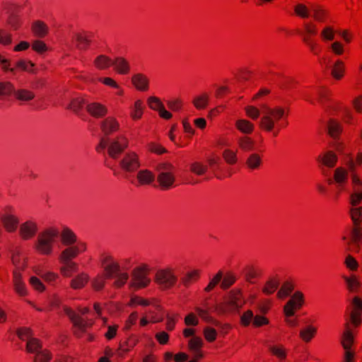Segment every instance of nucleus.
Returning <instances> with one entry per match:
<instances>
[{"label": "nucleus", "mask_w": 362, "mask_h": 362, "mask_svg": "<svg viewBox=\"0 0 362 362\" xmlns=\"http://www.w3.org/2000/svg\"><path fill=\"white\" fill-rule=\"evenodd\" d=\"M90 281L89 275L86 272H81L75 276L70 281V287L74 290L83 288Z\"/></svg>", "instance_id": "nucleus-35"}, {"label": "nucleus", "mask_w": 362, "mask_h": 362, "mask_svg": "<svg viewBox=\"0 0 362 362\" xmlns=\"http://www.w3.org/2000/svg\"><path fill=\"white\" fill-rule=\"evenodd\" d=\"M242 292L240 289L231 290L216 305L215 310L219 314H229L238 311L243 305Z\"/></svg>", "instance_id": "nucleus-6"}, {"label": "nucleus", "mask_w": 362, "mask_h": 362, "mask_svg": "<svg viewBox=\"0 0 362 362\" xmlns=\"http://www.w3.org/2000/svg\"><path fill=\"white\" fill-rule=\"evenodd\" d=\"M152 300L139 296L133 295L131 296L127 305L132 308L142 306L146 307L151 305Z\"/></svg>", "instance_id": "nucleus-55"}, {"label": "nucleus", "mask_w": 362, "mask_h": 362, "mask_svg": "<svg viewBox=\"0 0 362 362\" xmlns=\"http://www.w3.org/2000/svg\"><path fill=\"white\" fill-rule=\"evenodd\" d=\"M346 165L349 171L356 170L357 166L362 165V152H358L356 153L355 160L350 158L347 161Z\"/></svg>", "instance_id": "nucleus-64"}, {"label": "nucleus", "mask_w": 362, "mask_h": 362, "mask_svg": "<svg viewBox=\"0 0 362 362\" xmlns=\"http://www.w3.org/2000/svg\"><path fill=\"white\" fill-rule=\"evenodd\" d=\"M85 104V99L82 96H76L71 99L67 109L74 112H78L83 107Z\"/></svg>", "instance_id": "nucleus-60"}, {"label": "nucleus", "mask_w": 362, "mask_h": 362, "mask_svg": "<svg viewBox=\"0 0 362 362\" xmlns=\"http://www.w3.org/2000/svg\"><path fill=\"white\" fill-rule=\"evenodd\" d=\"M38 231V225L33 220H28L19 226V235L23 240L33 239Z\"/></svg>", "instance_id": "nucleus-18"}, {"label": "nucleus", "mask_w": 362, "mask_h": 362, "mask_svg": "<svg viewBox=\"0 0 362 362\" xmlns=\"http://www.w3.org/2000/svg\"><path fill=\"white\" fill-rule=\"evenodd\" d=\"M155 179V175L153 172L149 170H141L137 173L136 180L141 185H151Z\"/></svg>", "instance_id": "nucleus-41"}, {"label": "nucleus", "mask_w": 362, "mask_h": 362, "mask_svg": "<svg viewBox=\"0 0 362 362\" xmlns=\"http://www.w3.org/2000/svg\"><path fill=\"white\" fill-rule=\"evenodd\" d=\"M26 349L28 353L34 354V362H49L52 358L49 350L43 348L37 339H30L27 343Z\"/></svg>", "instance_id": "nucleus-12"}, {"label": "nucleus", "mask_w": 362, "mask_h": 362, "mask_svg": "<svg viewBox=\"0 0 362 362\" xmlns=\"http://www.w3.org/2000/svg\"><path fill=\"white\" fill-rule=\"evenodd\" d=\"M330 74L334 80H341L346 74L345 63L340 59H337L331 66Z\"/></svg>", "instance_id": "nucleus-31"}, {"label": "nucleus", "mask_w": 362, "mask_h": 362, "mask_svg": "<svg viewBox=\"0 0 362 362\" xmlns=\"http://www.w3.org/2000/svg\"><path fill=\"white\" fill-rule=\"evenodd\" d=\"M269 351L272 355L276 357L279 361H284L287 357L288 351L284 345L281 344L270 345Z\"/></svg>", "instance_id": "nucleus-43"}, {"label": "nucleus", "mask_w": 362, "mask_h": 362, "mask_svg": "<svg viewBox=\"0 0 362 362\" xmlns=\"http://www.w3.org/2000/svg\"><path fill=\"white\" fill-rule=\"evenodd\" d=\"M168 107L173 112H180L184 107V101L181 98L175 97L166 101Z\"/></svg>", "instance_id": "nucleus-59"}, {"label": "nucleus", "mask_w": 362, "mask_h": 362, "mask_svg": "<svg viewBox=\"0 0 362 362\" xmlns=\"http://www.w3.org/2000/svg\"><path fill=\"white\" fill-rule=\"evenodd\" d=\"M303 42L314 55H318L320 53V45L315 39L308 35H303Z\"/></svg>", "instance_id": "nucleus-50"}, {"label": "nucleus", "mask_w": 362, "mask_h": 362, "mask_svg": "<svg viewBox=\"0 0 362 362\" xmlns=\"http://www.w3.org/2000/svg\"><path fill=\"white\" fill-rule=\"evenodd\" d=\"M279 279L278 276H272L270 277L264 284L262 288V291L265 295H272L273 294L279 286Z\"/></svg>", "instance_id": "nucleus-42"}, {"label": "nucleus", "mask_w": 362, "mask_h": 362, "mask_svg": "<svg viewBox=\"0 0 362 362\" xmlns=\"http://www.w3.org/2000/svg\"><path fill=\"white\" fill-rule=\"evenodd\" d=\"M146 103L148 107L153 111L158 112L159 117L165 120H170L173 118V114L165 107L164 103L161 99L155 95H151L147 98Z\"/></svg>", "instance_id": "nucleus-15"}, {"label": "nucleus", "mask_w": 362, "mask_h": 362, "mask_svg": "<svg viewBox=\"0 0 362 362\" xmlns=\"http://www.w3.org/2000/svg\"><path fill=\"white\" fill-rule=\"evenodd\" d=\"M317 327L313 325H307L299 331V337L305 343H310L317 335Z\"/></svg>", "instance_id": "nucleus-32"}, {"label": "nucleus", "mask_w": 362, "mask_h": 362, "mask_svg": "<svg viewBox=\"0 0 362 362\" xmlns=\"http://www.w3.org/2000/svg\"><path fill=\"white\" fill-rule=\"evenodd\" d=\"M131 82L134 88L139 92H147L150 88V79L144 74L136 73L132 76Z\"/></svg>", "instance_id": "nucleus-20"}, {"label": "nucleus", "mask_w": 362, "mask_h": 362, "mask_svg": "<svg viewBox=\"0 0 362 362\" xmlns=\"http://www.w3.org/2000/svg\"><path fill=\"white\" fill-rule=\"evenodd\" d=\"M0 221L3 228L8 233L15 232L19 226V218L12 206H6L1 210Z\"/></svg>", "instance_id": "nucleus-11"}, {"label": "nucleus", "mask_w": 362, "mask_h": 362, "mask_svg": "<svg viewBox=\"0 0 362 362\" xmlns=\"http://www.w3.org/2000/svg\"><path fill=\"white\" fill-rule=\"evenodd\" d=\"M112 63L113 59L105 54L97 56L93 62L94 67L100 71L108 69L112 66Z\"/></svg>", "instance_id": "nucleus-36"}, {"label": "nucleus", "mask_w": 362, "mask_h": 362, "mask_svg": "<svg viewBox=\"0 0 362 362\" xmlns=\"http://www.w3.org/2000/svg\"><path fill=\"white\" fill-rule=\"evenodd\" d=\"M335 35L336 30L332 25L324 26L320 33V37L325 42L333 41L335 38Z\"/></svg>", "instance_id": "nucleus-52"}, {"label": "nucleus", "mask_w": 362, "mask_h": 362, "mask_svg": "<svg viewBox=\"0 0 362 362\" xmlns=\"http://www.w3.org/2000/svg\"><path fill=\"white\" fill-rule=\"evenodd\" d=\"M30 29L34 36L39 38L45 37L49 32V29L47 23L41 20L34 21L31 24Z\"/></svg>", "instance_id": "nucleus-30"}, {"label": "nucleus", "mask_w": 362, "mask_h": 362, "mask_svg": "<svg viewBox=\"0 0 362 362\" xmlns=\"http://www.w3.org/2000/svg\"><path fill=\"white\" fill-rule=\"evenodd\" d=\"M262 275V269L258 267L250 265L245 269L246 280L251 284H253L255 282L254 280L259 278Z\"/></svg>", "instance_id": "nucleus-48"}, {"label": "nucleus", "mask_w": 362, "mask_h": 362, "mask_svg": "<svg viewBox=\"0 0 362 362\" xmlns=\"http://www.w3.org/2000/svg\"><path fill=\"white\" fill-rule=\"evenodd\" d=\"M108 279L104 273L98 274L91 281V286L95 291L103 290Z\"/></svg>", "instance_id": "nucleus-58"}, {"label": "nucleus", "mask_w": 362, "mask_h": 362, "mask_svg": "<svg viewBox=\"0 0 362 362\" xmlns=\"http://www.w3.org/2000/svg\"><path fill=\"white\" fill-rule=\"evenodd\" d=\"M112 66L115 71L121 75H127L131 71L130 64L124 57H119L113 59Z\"/></svg>", "instance_id": "nucleus-34"}, {"label": "nucleus", "mask_w": 362, "mask_h": 362, "mask_svg": "<svg viewBox=\"0 0 362 362\" xmlns=\"http://www.w3.org/2000/svg\"><path fill=\"white\" fill-rule=\"evenodd\" d=\"M349 168L339 166L335 168L333 173V177L327 179L329 185H334L339 192L346 190L349 183Z\"/></svg>", "instance_id": "nucleus-14"}, {"label": "nucleus", "mask_w": 362, "mask_h": 362, "mask_svg": "<svg viewBox=\"0 0 362 362\" xmlns=\"http://www.w3.org/2000/svg\"><path fill=\"white\" fill-rule=\"evenodd\" d=\"M100 129L105 135H109L118 132L120 129V124L115 117L109 116L102 121Z\"/></svg>", "instance_id": "nucleus-22"}, {"label": "nucleus", "mask_w": 362, "mask_h": 362, "mask_svg": "<svg viewBox=\"0 0 362 362\" xmlns=\"http://www.w3.org/2000/svg\"><path fill=\"white\" fill-rule=\"evenodd\" d=\"M350 214L354 226H359L362 223V207H353Z\"/></svg>", "instance_id": "nucleus-62"}, {"label": "nucleus", "mask_w": 362, "mask_h": 362, "mask_svg": "<svg viewBox=\"0 0 362 362\" xmlns=\"http://www.w3.org/2000/svg\"><path fill=\"white\" fill-rule=\"evenodd\" d=\"M59 236L60 237L61 243L66 246V247L76 246L78 243H85L82 240H78L76 233L66 226L59 231Z\"/></svg>", "instance_id": "nucleus-19"}, {"label": "nucleus", "mask_w": 362, "mask_h": 362, "mask_svg": "<svg viewBox=\"0 0 362 362\" xmlns=\"http://www.w3.org/2000/svg\"><path fill=\"white\" fill-rule=\"evenodd\" d=\"M59 234V230L55 226H50L42 230L38 234L34 243L35 250L41 255H51Z\"/></svg>", "instance_id": "nucleus-4"}, {"label": "nucleus", "mask_w": 362, "mask_h": 362, "mask_svg": "<svg viewBox=\"0 0 362 362\" xmlns=\"http://www.w3.org/2000/svg\"><path fill=\"white\" fill-rule=\"evenodd\" d=\"M129 146V139L124 134L118 135L110 141L107 136L103 137L95 149L98 153H102L107 147L108 155L112 158H117Z\"/></svg>", "instance_id": "nucleus-5"}, {"label": "nucleus", "mask_w": 362, "mask_h": 362, "mask_svg": "<svg viewBox=\"0 0 362 362\" xmlns=\"http://www.w3.org/2000/svg\"><path fill=\"white\" fill-rule=\"evenodd\" d=\"M12 262L13 264L16 266V269L15 270L20 271L23 270L28 264V259L25 256L21 255L20 252H15L12 255Z\"/></svg>", "instance_id": "nucleus-56"}, {"label": "nucleus", "mask_w": 362, "mask_h": 362, "mask_svg": "<svg viewBox=\"0 0 362 362\" xmlns=\"http://www.w3.org/2000/svg\"><path fill=\"white\" fill-rule=\"evenodd\" d=\"M100 262L103 269V273L109 279H113L114 276L121 272L122 264H130L131 259H123L121 262L110 253L104 252L100 257Z\"/></svg>", "instance_id": "nucleus-8"}, {"label": "nucleus", "mask_w": 362, "mask_h": 362, "mask_svg": "<svg viewBox=\"0 0 362 362\" xmlns=\"http://www.w3.org/2000/svg\"><path fill=\"white\" fill-rule=\"evenodd\" d=\"M312 5L310 3H297L293 6V11L296 16L301 18H308L310 16Z\"/></svg>", "instance_id": "nucleus-37"}, {"label": "nucleus", "mask_w": 362, "mask_h": 362, "mask_svg": "<svg viewBox=\"0 0 362 362\" xmlns=\"http://www.w3.org/2000/svg\"><path fill=\"white\" fill-rule=\"evenodd\" d=\"M294 289V284L291 281H286L282 284L276 293L279 299H284L288 297Z\"/></svg>", "instance_id": "nucleus-54"}, {"label": "nucleus", "mask_w": 362, "mask_h": 362, "mask_svg": "<svg viewBox=\"0 0 362 362\" xmlns=\"http://www.w3.org/2000/svg\"><path fill=\"white\" fill-rule=\"evenodd\" d=\"M328 132L332 137L336 138L341 132V126L337 121L332 119L328 123Z\"/></svg>", "instance_id": "nucleus-63"}, {"label": "nucleus", "mask_w": 362, "mask_h": 362, "mask_svg": "<svg viewBox=\"0 0 362 362\" xmlns=\"http://www.w3.org/2000/svg\"><path fill=\"white\" fill-rule=\"evenodd\" d=\"M86 111L95 118H101L107 114L108 109L105 105L94 101L86 105Z\"/></svg>", "instance_id": "nucleus-24"}, {"label": "nucleus", "mask_w": 362, "mask_h": 362, "mask_svg": "<svg viewBox=\"0 0 362 362\" xmlns=\"http://www.w3.org/2000/svg\"><path fill=\"white\" fill-rule=\"evenodd\" d=\"M313 16L318 22H325L329 16V12L322 6L313 5L312 6Z\"/></svg>", "instance_id": "nucleus-45"}, {"label": "nucleus", "mask_w": 362, "mask_h": 362, "mask_svg": "<svg viewBox=\"0 0 362 362\" xmlns=\"http://www.w3.org/2000/svg\"><path fill=\"white\" fill-rule=\"evenodd\" d=\"M98 81L103 85L116 90L115 95L123 96L124 94V88L111 77H101Z\"/></svg>", "instance_id": "nucleus-44"}, {"label": "nucleus", "mask_w": 362, "mask_h": 362, "mask_svg": "<svg viewBox=\"0 0 362 362\" xmlns=\"http://www.w3.org/2000/svg\"><path fill=\"white\" fill-rule=\"evenodd\" d=\"M151 267L148 264L142 263L132 272L129 286L134 290H140L148 287L151 281Z\"/></svg>", "instance_id": "nucleus-7"}, {"label": "nucleus", "mask_w": 362, "mask_h": 362, "mask_svg": "<svg viewBox=\"0 0 362 362\" xmlns=\"http://www.w3.org/2000/svg\"><path fill=\"white\" fill-rule=\"evenodd\" d=\"M13 284L15 292L21 297H25L28 294V288L23 279L20 271L14 270L13 273Z\"/></svg>", "instance_id": "nucleus-21"}, {"label": "nucleus", "mask_w": 362, "mask_h": 362, "mask_svg": "<svg viewBox=\"0 0 362 362\" xmlns=\"http://www.w3.org/2000/svg\"><path fill=\"white\" fill-rule=\"evenodd\" d=\"M313 94H316L318 95L317 99H314L310 97L308 94L304 95V98L305 100L309 101L312 103H314L315 100L323 101L329 98L330 95V91L326 88H320L317 90H314Z\"/></svg>", "instance_id": "nucleus-51"}, {"label": "nucleus", "mask_w": 362, "mask_h": 362, "mask_svg": "<svg viewBox=\"0 0 362 362\" xmlns=\"http://www.w3.org/2000/svg\"><path fill=\"white\" fill-rule=\"evenodd\" d=\"M208 170V165L202 160H194L189 165V171L198 176H202Z\"/></svg>", "instance_id": "nucleus-47"}, {"label": "nucleus", "mask_w": 362, "mask_h": 362, "mask_svg": "<svg viewBox=\"0 0 362 362\" xmlns=\"http://www.w3.org/2000/svg\"><path fill=\"white\" fill-rule=\"evenodd\" d=\"M141 166L139 155L134 151L127 152L120 161L121 168L129 173L137 170Z\"/></svg>", "instance_id": "nucleus-16"}, {"label": "nucleus", "mask_w": 362, "mask_h": 362, "mask_svg": "<svg viewBox=\"0 0 362 362\" xmlns=\"http://www.w3.org/2000/svg\"><path fill=\"white\" fill-rule=\"evenodd\" d=\"M139 342V337L136 334H131L124 341L121 342L117 349V354L120 356L131 351Z\"/></svg>", "instance_id": "nucleus-25"}, {"label": "nucleus", "mask_w": 362, "mask_h": 362, "mask_svg": "<svg viewBox=\"0 0 362 362\" xmlns=\"http://www.w3.org/2000/svg\"><path fill=\"white\" fill-rule=\"evenodd\" d=\"M347 310L349 315L346 318L345 328L341 340L344 350L351 349L354 343V328L359 327L361 324L362 300L359 297L355 296Z\"/></svg>", "instance_id": "nucleus-2"}, {"label": "nucleus", "mask_w": 362, "mask_h": 362, "mask_svg": "<svg viewBox=\"0 0 362 362\" xmlns=\"http://www.w3.org/2000/svg\"><path fill=\"white\" fill-rule=\"evenodd\" d=\"M209 102V95L207 93H202L196 95L192 100V104L197 110L206 108Z\"/></svg>", "instance_id": "nucleus-46"}, {"label": "nucleus", "mask_w": 362, "mask_h": 362, "mask_svg": "<svg viewBox=\"0 0 362 362\" xmlns=\"http://www.w3.org/2000/svg\"><path fill=\"white\" fill-rule=\"evenodd\" d=\"M362 241V231L359 226H354L351 230L349 237L348 238V243L356 245L361 248L360 244Z\"/></svg>", "instance_id": "nucleus-53"}, {"label": "nucleus", "mask_w": 362, "mask_h": 362, "mask_svg": "<svg viewBox=\"0 0 362 362\" xmlns=\"http://www.w3.org/2000/svg\"><path fill=\"white\" fill-rule=\"evenodd\" d=\"M201 271L199 269H193L187 272L185 276L182 278V283L185 286H189V285L197 281L200 278Z\"/></svg>", "instance_id": "nucleus-49"}, {"label": "nucleus", "mask_w": 362, "mask_h": 362, "mask_svg": "<svg viewBox=\"0 0 362 362\" xmlns=\"http://www.w3.org/2000/svg\"><path fill=\"white\" fill-rule=\"evenodd\" d=\"M14 98L21 103H28L35 98V93L30 89L20 88L15 89Z\"/></svg>", "instance_id": "nucleus-29"}, {"label": "nucleus", "mask_w": 362, "mask_h": 362, "mask_svg": "<svg viewBox=\"0 0 362 362\" xmlns=\"http://www.w3.org/2000/svg\"><path fill=\"white\" fill-rule=\"evenodd\" d=\"M263 153L259 152H253L248 155L245 160L246 168L251 170H259L263 166Z\"/></svg>", "instance_id": "nucleus-23"}, {"label": "nucleus", "mask_w": 362, "mask_h": 362, "mask_svg": "<svg viewBox=\"0 0 362 362\" xmlns=\"http://www.w3.org/2000/svg\"><path fill=\"white\" fill-rule=\"evenodd\" d=\"M262 117L259 127L265 132L272 133L277 136L280 131L287 125L286 122L288 115V110L282 106H262Z\"/></svg>", "instance_id": "nucleus-1"}, {"label": "nucleus", "mask_w": 362, "mask_h": 362, "mask_svg": "<svg viewBox=\"0 0 362 362\" xmlns=\"http://www.w3.org/2000/svg\"><path fill=\"white\" fill-rule=\"evenodd\" d=\"M203 345L204 341L199 337H193L189 340L188 349L195 359H201L203 357L202 351Z\"/></svg>", "instance_id": "nucleus-28"}, {"label": "nucleus", "mask_w": 362, "mask_h": 362, "mask_svg": "<svg viewBox=\"0 0 362 362\" xmlns=\"http://www.w3.org/2000/svg\"><path fill=\"white\" fill-rule=\"evenodd\" d=\"M15 90L14 85L8 81H0V98L13 95Z\"/></svg>", "instance_id": "nucleus-57"}, {"label": "nucleus", "mask_w": 362, "mask_h": 362, "mask_svg": "<svg viewBox=\"0 0 362 362\" xmlns=\"http://www.w3.org/2000/svg\"><path fill=\"white\" fill-rule=\"evenodd\" d=\"M87 248L86 243H78L76 246L65 247L61 252L59 256V261L62 264L59 272L63 277H70L78 270V264L72 260L84 253Z\"/></svg>", "instance_id": "nucleus-3"}, {"label": "nucleus", "mask_w": 362, "mask_h": 362, "mask_svg": "<svg viewBox=\"0 0 362 362\" xmlns=\"http://www.w3.org/2000/svg\"><path fill=\"white\" fill-rule=\"evenodd\" d=\"M177 280L175 269L171 267L159 269L155 274V283L163 290L172 288L176 285Z\"/></svg>", "instance_id": "nucleus-10"}, {"label": "nucleus", "mask_w": 362, "mask_h": 362, "mask_svg": "<svg viewBox=\"0 0 362 362\" xmlns=\"http://www.w3.org/2000/svg\"><path fill=\"white\" fill-rule=\"evenodd\" d=\"M73 42L80 50H86L90 43V35L87 33H78L73 37Z\"/></svg>", "instance_id": "nucleus-33"}, {"label": "nucleus", "mask_w": 362, "mask_h": 362, "mask_svg": "<svg viewBox=\"0 0 362 362\" xmlns=\"http://www.w3.org/2000/svg\"><path fill=\"white\" fill-rule=\"evenodd\" d=\"M235 127L240 132L245 135L252 134L255 129V124L246 119H237Z\"/></svg>", "instance_id": "nucleus-38"}, {"label": "nucleus", "mask_w": 362, "mask_h": 362, "mask_svg": "<svg viewBox=\"0 0 362 362\" xmlns=\"http://www.w3.org/2000/svg\"><path fill=\"white\" fill-rule=\"evenodd\" d=\"M64 312L72 321L74 327V333L78 337H81L86 329L90 327L93 324L92 320L84 319L69 308H64Z\"/></svg>", "instance_id": "nucleus-13"}, {"label": "nucleus", "mask_w": 362, "mask_h": 362, "mask_svg": "<svg viewBox=\"0 0 362 362\" xmlns=\"http://www.w3.org/2000/svg\"><path fill=\"white\" fill-rule=\"evenodd\" d=\"M317 161L320 165L332 168L337 165L338 157L332 151H327L318 156Z\"/></svg>", "instance_id": "nucleus-27"}, {"label": "nucleus", "mask_w": 362, "mask_h": 362, "mask_svg": "<svg viewBox=\"0 0 362 362\" xmlns=\"http://www.w3.org/2000/svg\"><path fill=\"white\" fill-rule=\"evenodd\" d=\"M157 182L162 189L166 190L174 187L175 168L168 163H160L158 166Z\"/></svg>", "instance_id": "nucleus-9"}, {"label": "nucleus", "mask_w": 362, "mask_h": 362, "mask_svg": "<svg viewBox=\"0 0 362 362\" xmlns=\"http://www.w3.org/2000/svg\"><path fill=\"white\" fill-rule=\"evenodd\" d=\"M15 72L17 71H25L28 74H35V64L30 60L21 59L15 63Z\"/></svg>", "instance_id": "nucleus-39"}, {"label": "nucleus", "mask_w": 362, "mask_h": 362, "mask_svg": "<svg viewBox=\"0 0 362 362\" xmlns=\"http://www.w3.org/2000/svg\"><path fill=\"white\" fill-rule=\"evenodd\" d=\"M305 303L303 293L297 291L291 296V298L284 306V312H286L288 315L296 313L300 310Z\"/></svg>", "instance_id": "nucleus-17"}, {"label": "nucleus", "mask_w": 362, "mask_h": 362, "mask_svg": "<svg viewBox=\"0 0 362 362\" xmlns=\"http://www.w3.org/2000/svg\"><path fill=\"white\" fill-rule=\"evenodd\" d=\"M237 145L243 151L249 152L255 149V140L247 135L241 136L237 139Z\"/></svg>", "instance_id": "nucleus-40"}, {"label": "nucleus", "mask_w": 362, "mask_h": 362, "mask_svg": "<svg viewBox=\"0 0 362 362\" xmlns=\"http://www.w3.org/2000/svg\"><path fill=\"white\" fill-rule=\"evenodd\" d=\"M129 117L132 120L136 122L140 120L144 114L145 105L141 99H136L129 107Z\"/></svg>", "instance_id": "nucleus-26"}, {"label": "nucleus", "mask_w": 362, "mask_h": 362, "mask_svg": "<svg viewBox=\"0 0 362 362\" xmlns=\"http://www.w3.org/2000/svg\"><path fill=\"white\" fill-rule=\"evenodd\" d=\"M129 274L127 272H122L117 274L114 276L115 281L112 283V286L115 288H120L123 287L129 279Z\"/></svg>", "instance_id": "nucleus-61"}]
</instances>
